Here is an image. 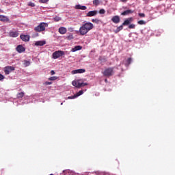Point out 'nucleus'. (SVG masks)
<instances>
[{
    "instance_id": "1",
    "label": "nucleus",
    "mask_w": 175,
    "mask_h": 175,
    "mask_svg": "<svg viewBox=\"0 0 175 175\" xmlns=\"http://www.w3.org/2000/svg\"><path fill=\"white\" fill-rule=\"evenodd\" d=\"M94 28V24L91 23L90 22L85 23L82 25V26L79 28V33L82 36L84 35H87L91 29Z\"/></svg>"
},
{
    "instance_id": "2",
    "label": "nucleus",
    "mask_w": 175,
    "mask_h": 175,
    "mask_svg": "<svg viewBox=\"0 0 175 175\" xmlns=\"http://www.w3.org/2000/svg\"><path fill=\"white\" fill-rule=\"evenodd\" d=\"M49 27V23H40L39 25L34 27V31L36 32H43V31H46V28Z\"/></svg>"
},
{
    "instance_id": "3",
    "label": "nucleus",
    "mask_w": 175,
    "mask_h": 175,
    "mask_svg": "<svg viewBox=\"0 0 175 175\" xmlns=\"http://www.w3.org/2000/svg\"><path fill=\"white\" fill-rule=\"evenodd\" d=\"M62 55H65L64 51H56L53 53L52 57H53V59H57V58H59V57H62Z\"/></svg>"
},
{
    "instance_id": "4",
    "label": "nucleus",
    "mask_w": 175,
    "mask_h": 175,
    "mask_svg": "<svg viewBox=\"0 0 175 175\" xmlns=\"http://www.w3.org/2000/svg\"><path fill=\"white\" fill-rule=\"evenodd\" d=\"M14 69V66H7L4 68V72L5 75H10V73L13 72Z\"/></svg>"
},
{
    "instance_id": "5",
    "label": "nucleus",
    "mask_w": 175,
    "mask_h": 175,
    "mask_svg": "<svg viewBox=\"0 0 175 175\" xmlns=\"http://www.w3.org/2000/svg\"><path fill=\"white\" fill-rule=\"evenodd\" d=\"M98 13L99 12H98L97 10L89 11L86 14V17H94V16H96V14H98Z\"/></svg>"
},
{
    "instance_id": "6",
    "label": "nucleus",
    "mask_w": 175,
    "mask_h": 175,
    "mask_svg": "<svg viewBox=\"0 0 175 175\" xmlns=\"http://www.w3.org/2000/svg\"><path fill=\"white\" fill-rule=\"evenodd\" d=\"M133 21V18L132 17L128 18L125 19V21L122 23V25L123 26L129 25V24H131V23H132Z\"/></svg>"
},
{
    "instance_id": "7",
    "label": "nucleus",
    "mask_w": 175,
    "mask_h": 175,
    "mask_svg": "<svg viewBox=\"0 0 175 175\" xmlns=\"http://www.w3.org/2000/svg\"><path fill=\"white\" fill-rule=\"evenodd\" d=\"M85 85H88V83L81 82V80H78L77 88H81V87H85Z\"/></svg>"
},
{
    "instance_id": "8",
    "label": "nucleus",
    "mask_w": 175,
    "mask_h": 175,
    "mask_svg": "<svg viewBox=\"0 0 175 175\" xmlns=\"http://www.w3.org/2000/svg\"><path fill=\"white\" fill-rule=\"evenodd\" d=\"M16 51H18V53H24V51H25V48H24V46H23V45H18L16 48Z\"/></svg>"
},
{
    "instance_id": "9",
    "label": "nucleus",
    "mask_w": 175,
    "mask_h": 175,
    "mask_svg": "<svg viewBox=\"0 0 175 175\" xmlns=\"http://www.w3.org/2000/svg\"><path fill=\"white\" fill-rule=\"evenodd\" d=\"M21 39L23 42H29V35H21L20 36Z\"/></svg>"
},
{
    "instance_id": "10",
    "label": "nucleus",
    "mask_w": 175,
    "mask_h": 175,
    "mask_svg": "<svg viewBox=\"0 0 175 175\" xmlns=\"http://www.w3.org/2000/svg\"><path fill=\"white\" fill-rule=\"evenodd\" d=\"M66 32H68V29H66V27H61L59 28V33L61 35H65V33H66Z\"/></svg>"
},
{
    "instance_id": "11",
    "label": "nucleus",
    "mask_w": 175,
    "mask_h": 175,
    "mask_svg": "<svg viewBox=\"0 0 175 175\" xmlns=\"http://www.w3.org/2000/svg\"><path fill=\"white\" fill-rule=\"evenodd\" d=\"M135 11L132 10H127L122 12V16H129V14H132Z\"/></svg>"
},
{
    "instance_id": "12",
    "label": "nucleus",
    "mask_w": 175,
    "mask_h": 175,
    "mask_svg": "<svg viewBox=\"0 0 175 175\" xmlns=\"http://www.w3.org/2000/svg\"><path fill=\"white\" fill-rule=\"evenodd\" d=\"M85 69H78V70H75L72 71V75H76L77 73H85Z\"/></svg>"
},
{
    "instance_id": "13",
    "label": "nucleus",
    "mask_w": 175,
    "mask_h": 175,
    "mask_svg": "<svg viewBox=\"0 0 175 175\" xmlns=\"http://www.w3.org/2000/svg\"><path fill=\"white\" fill-rule=\"evenodd\" d=\"M75 9L80 10H87V6L78 4L75 6Z\"/></svg>"
},
{
    "instance_id": "14",
    "label": "nucleus",
    "mask_w": 175,
    "mask_h": 175,
    "mask_svg": "<svg viewBox=\"0 0 175 175\" xmlns=\"http://www.w3.org/2000/svg\"><path fill=\"white\" fill-rule=\"evenodd\" d=\"M111 21H113V23H115V24H118V23H120V16H115L111 18Z\"/></svg>"
},
{
    "instance_id": "15",
    "label": "nucleus",
    "mask_w": 175,
    "mask_h": 175,
    "mask_svg": "<svg viewBox=\"0 0 175 175\" xmlns=\"http://www.w3.org/2000/svg\"><path fill=\"white\" fill-rule=\"evenodd\" d=\"M83 49V46L80 45L75 46L74 48L71 49L72 53H75L76 51H79V50H81Z\"/></svg>"
},
{
    "instance_id": "16",
    "label": "nucleus",
    "mask_w": 175,
    "mask_h": 175,
    "mask_svg": "<svg viewBox=\"0 0 175 175\" xmlns=\"http://www.w3.org/2000/svg\"><path fill=\"white\" fill-rule=\"evenodd\" d=\"M0 21H3L4 23H8L9 18L8 16H5L3 15H0Z\"/></svg>"
},
{
    "instance_id": "17",
    "label": "nucleus",
    "mask_w": 175,
    "mask_h": 175,
    "mask_svg": "<svg viewBox=\"0 0 175 175\" xmlns=\"http://www.w3.org/2000/svg\"><path fill=\"white\" fill-rule=\"evenodd\" d=\"M46 41H37L35 43V46H44Z\"/></svg>"
},
{
    "instance_id": "18",
    "label": "nucleus",
    "mask_w": 175,
    "mask_h": 175,
    "mask_svg": "<svg viewBox=\"0 0 175 175\" xmlns=\"http://www.w3.org/2000/svg\"><path fill=\"white\" fill-rule=\"evenodd\" d=\"M122 29H124V25H120L119 27H117V29L116 30H114L115 33H118V32H120V31H122Z\"/></svg>"
},
{
    "instance_id": "19",
    "label": "nucleus",
    "mask_w": 175,
    "mask_h": 175,
    "mask_svg": "<svg viewBox=\"0 0 175 175\" xmlns=\"http://www.w3.org/2000/svg\"><path fill=\"white\" fill-rule=\"evenodd\" d=\"M10 36L12 38H17V36H18V33H17V31H11L10 32Z\"/></svg>"
},
{
    "instance_id": "20",
    "label": "nucleus",
    "mask_w": 175,
    "mask_h": 175,
    "mask_svg": "<svg viewBox=\"0 0 175 175\" xmlns=\"http://www.w3.org/2000/svg\"><path fill=\"white\" fill-rule=\"evenodd\" d=\"M104 76H110V68L106 69L103 72Z\"/></svg>"
},
{
    "instance_id": "21",
    "label": "nucleus",
    "mask_w": 175,
    "mask_h": 175,
    "mask_svg": "<svg viewBox=\"0 0 175 175\" xmlns=\"http://www.w3.org/2000/svg\"><path fill=\"white\" fill-rule=\"evenodd\" d=\"M24 97V92H20L17 94L16 98L20 99V98H23Z\"/></svg>"
},
{
    "instance_id": "22",
    "label": "nucleus",
    "mask_w": 175,
    "mask_h": 175,
    "mask_svg": "<svg viewBox=\"0 0 175 175\" xmlns=\"http://www.w3.org/2000/svg\"><path fill=\"white\" fill-rule=\"evenodd\" d=\"M24 66L27 67V66H29L31 65V62L27 60H25L24 63H23Z\"/></svg>"
},
{
    "instance_id": "23",
    "label": "nucleus",
    "mask_w": 175,
    "mask_h": 175,
    "mask_svg": "<svg viewBox=\"0 0 175 175\" xmlns=\"http://www.w3.org/2000/svg\"><path fill=\"white\" fill-rule=\"evenodd\" d=\"M129 29H135V28H136V25L131 24L129 25Z\"/></svg>"
},
{
    "instance_id": "24",
    "label": "nucleus",
    "mask_w": 175,
    "mask_h": 175,
    "mask_svg": "<svg viewBox=\"0 0 175 175\" xmlns=\"http://www.w3.org/2000/svg\"><path fill=\"white\" fill-rule=\"evenodd\" d=\"M137 24H139V25H146V21L141 20L137 22Z\"/></svg>"
},
{
    "instance_id": "25",
    "label": "nucleus",
    "mask_w": 175,
    "mask_h": 175,
    "mask_svg": "<svg viewBox=\"0 0 175 175\" xmlns=\"http://www.w3.org/2000/svg\"><path fill=\"white\" fill-rule=\"evenodd\" d=\"M92 23H95L96 24H99V23H100V20L98 19V18H95V19H92Z\"/></svg>"
},
{
    "instance_id": "26",
    "label": "nucleus",
    "mask_w": 175,
    "mask_h": 175,
    "mask_svg": "<svg viewBox=\"0 0 175 175\" xmlns=\"http://www.w3.org/2000/svg\"><path fill=\"white\" fill-rule=\"evenodd\" d=\"M93 3H94V5H95V6H98V5H99V3H100V2L99 1V0H94Z\"/></svg>"
},
{
    "instance_id": "27",
    "label": "nucleus",
    "mask_w": 175,
    "mask_h": 175,
    "mask_svg": "<svg viewBox=\"0 0 175 175\" xmlns=\"http://www.w3.org/2000/svg\"><path fill=\"white\" fill-rule=\"evenodd\" d=\"M58 79V77H51L50 78H49V80H50L51 81H54V80H57Z\"/></svg>"
},
{
    "instance_id": "28",
    "label": "nucleus",
    "mask_w": 175,
    "mask_h": 175,
    "mask_svg": "<svg viewBox=\"0 0 175 175\" xmlns=\"http://www.w3.org/2000/svg\"><path fill=\"white\" fill-rule=\"evenodd\" d=\"M54 21H61V17L59 16H55L53 18Z\"/></svg>"
},
{
    "instance_id": "29",
    "label": "nucleus",
    "mask_w": 175,
    "mask_h": 175,
    "mask_svg": "<svg viewBox=\"0 0 175 175\" xmlns=\"http://www.w3.org/2000/svg\"><path fill=\"white\" fill-rule=\"evenodd\" d=\"M83 90H80L79 92H77L75 95H77V96H80V95H83Z\"/></svg>"
},
{
    "instance_id": "30",
    "label": "nucleus",
    "mask_w": 175,
    "mask_h": 175,
    "mask_svg": "<svg viewBox=\"0 0 175 175\" xmlns=\"http://www.w3.org/2000/svg\"><path fill=\"white\" fill-rule=\"evenodd\" d=\"M98 13H100V14H105V13H106V11L104 9H101L99 10Z\"/></svg>"
},
{
    "instance_id": "31",
    "label": "nucleus",
    "mask_w": 175,
    "mask_h": 175,
    "mask_svg": "<svg viewBox=\"0 0 175 175\" xmlns=\"http://www.w3.org/2000/svg\"><path fill=\"white\" fill-rule=\"evenodd\" d=\"M76 98H77V96L75 94L74 96H68V99H75Z\"/></svg>"
},
{
    "instance_id": "32",
    "label": "nucleus",
    "mask_w": 175,
    "mask_h": 175,
    "mask_svg": "<svg viewBox=\"0 0 175 175\" xmlns=\"http://www.w3.org/2000/svg\"><path fill=\"white\" fill-rule=\"evenodd\" d=\"M72 85H73L74 87H77V81H73L72 82Z\"/></svg>"
},
{
    "instance_id": "33",
    "label": "nucleus",
    "mask_w": 175,
    "mask_h": 175,
    "mask_svg": "<svg viewBox=\"0 0 175 175\" xmlns=\"http://www.w3.org/2000/svg\"><path fill=\"white\" fill-rule=\"evenodd\" d=\"M138 16H139V17H146V14H144V13H139L138 14Z\"/></svg>"
},
{
    "instance_id": "34",
    "label": "nucleus",
    "mask_w": 175,
    "mask_h": 175,
    "mask_svg": "<svg viewBox=\"0 0 175 175\" xmlns=\"http://www.w3.org/2000/svg\"><path fill=\"white\" fill-rule=\"evenodd\" d=\"M132 62V58L129 57L127 59V64L128 65H130V64Z\"/></svg>"
},
{
    "instance_id": "35",
    "label": "nucleus",
    "mask_w": 175,
    "mask_h": 175,
    "mask_svg": "<svg viewBox=\"0 0 175 175\" xmlns=\"http://www.w3.org/2000/svg\"><path fill=\"white\" fill-rule=\"evenodd\" d=\"M40 2H41V3H46L49 2V0H40Z\"/></svg>"
},
{
    "instance_id": "36",
    "label": "nucleus",
    "mask_w": 175,
    "mask_h": 175,
    "mask_svg": "<svg viewBox=\"0 0 175 175\" xmlns=\"http://www.w3.org/2000/svg\"><path fill=\"white\" fill-rule=\"evenodd\" d=\"M45 85H51V84H53V82H49V81H46L44 83Z\"/></svg>"
},
{
    "instance_id": "37",
    "label": "nucleus",
    "mask_w": 175,
    "mask_h": 175,
    "mask_svg": "<svg viewBox=\"0 0 175 175\" xmlns=\"http://www.w3.org/2000/svg\"><path fill=\"white\" fill-rule=\"evenodd\" d=\"M3 79H5V77L2 74H0V81L3 80Z\"/></svg>"
},
{
    "instance_id": "38",
    "label": "nucleus",
    "mask_w": 175,
    "mask_h": 175,
    "mask_svg": "<svg viewBox=\"0 0 175 175\" xmlns=\"http://www.w3.org/2000/svg\"><path fill=\"white\" fill-rule=\"evenodd\" d=\"M29 6H31V8H33L35 6V3H29Z\"/></svg>"
},
{
    "instance_id": "39",
    "label": "nucleus",
    "mask_w": 175,
    "mask_h": 175,
    "mask_svg": "<svg viewBox=\"0 0 175 175\" xmlns=\"http://www.w3.org/2000/svg\"><path fill=\"white\" fill-rule=\"evenodd\" d=\"M51 76L55 75V72L54 70H51Z\"/></svg>"
},
{
    "instance_id": "40",
    "label": "nucleus",
    "mask_w": 175,
    "mask_h": 175,
    "mask_svg": "<svg viewBox=\"0 0 175 175\" xmlns=\"http://www.w3.org/2000/svg\"><path fill=\"white\" fill-rule=\"evenodd\" d=\"M111 75H113V68L110 69V76H111Z\"/></svg>"
},
{
    "instance_id": "41",
    "label": "nucleus",
    "mask_w": 175,
    "mask_h": 175,
    "mask_svg": "<svg viewBox=\"0 0 175 175\" xmlns=\"http://www.w3.org/2000/svg\"><path fill=\"white\" fill-rule=\"evenodd\" d=\"M68 31H70V32H73V28H72V27L69 28Z\"/></svg>"
},
{
    "instance_id": "42",
    "label": "nucleus",
    "mask_w": 175,
    "mask_h": 175,
    "mask_svg": "<svg viewBox=\"0 0 175 175\" xmlns=\"http://www.w3.org/2000/svg\"><path fill=\"white\" fill-rule=\"evenodd\" d=\"M128 0H122V2H126Z\"/></svg>"
},
{
    "instance_id": "43",
    "label": "nucleus",
    "mask_w": 175,
    "mask_h": 175,
    "mask_svg": "<svg viewBox=\"0 0 175 175\" xmlns=\"http://www.w3.org/2000/svg\"><path fill=\"white\" fill-rule=\"evenodd\" d=\"M105 83H107V79H105Z\"/></svg>"
},
{
    "instance_id": "44",
    "label": "nucleus",
    "mask_w": 175,
    "mask_h": 175,
    "mask_svg": "<svg viewBox=\"0 0 175 175\" xmlns=\"http://www.w3.org/2000/svg\"><path fill=\"white\" fill-rule=\"evenodd\" d=\"M63 173H65V170L63 171Z\"/></svg>"
},
{
    "instance_id": "45",
    "label": "nucleus",
    "mask_w": 175,
    "mask_h": 175,
    "mask_svg": "<svg viewBox=\"0 0 175 175\" xmlns=\"http://www.w3.org/2000/svg\"><path fill=\"white\" fill-rule=\"evenodd\" d=\"M61 105H64V103H62Z\"/></svg>"
}]
</instances>
